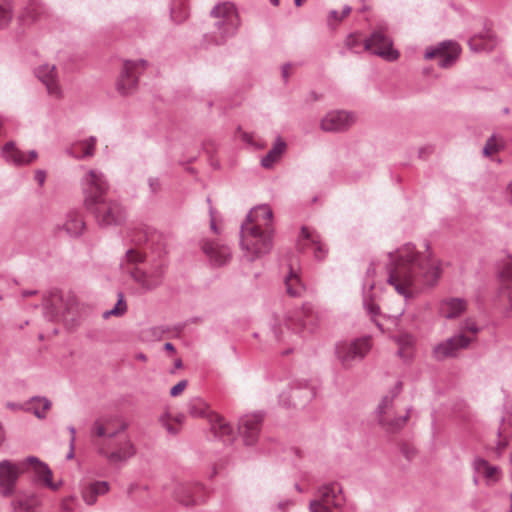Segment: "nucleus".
Instances as JSON below:
<instances>
[{"instance_id": "54", "label": "nucleus", "mask_w": 512, "mask_h": 512, "mask_svg": "<svg viewBox=\"0 0 512 512\" xmlns=\"http://www.w3.org/2000/svg\"><path fill=\"white\" fill-rule=\"evenodd\" d=\"M187 380H181L179 381L176 385H174L171 390H170V395L172 397H176L178 395H180L184 390L185 388L187 387Z\"/></svg>"}, {"instance_id": "11", "label": "nucleus", "mask_w": 512, "mask_h": 512, "mask_svg": "<svg viewBox=\"0 0 512 512\" xmlns=\"http://www.w3.org/2000/svg\"><path fill=\"white\" fill-rule=\"evenodd\" d=\"M461 54L460 45L453 40H445L435 46L427 47L424 53L426 60L438 59V66L447 69L452 67Z\"/></svg>"}, {"instance_id": "13", "label": "nucleus", "mask_w": 512, "mask_h": 512, "mask_svg": "<svg viewBox=\"0 0 512 512\" xmlns=\"http://www.w3.org/2000/svg\"><path fill=\"white\" fill-rule=\"evenodd\" d=\"M392 45V40L382 28H379L364 40L363 50L369 51L385 60L395 61L399 58V52L393 49Z\"/></svg>"}, {"instance_id": "51", "label": "nucleus", "mask_w": 512, "mask_h": 512, "mask_svg": "<svg viewBox=\"0 0 512 512\" xmlns=\"http://www.w3.org/2000/svg\"><path fill=\"white\" fill-rule=\"evenodd\" d=\"M310 512H333L327 505L321 503L317 499L311 500L309 503Z\"/></svg>"}, {"instance_id": "27", "label": "nucleus", "mask_w": 512, "mask_h": 512, "mask_svg": "<svg viewBox=\"0 0 512 512\" xmlns=\"http://www.w3.org/2000/svg\"><path fill=\"white\" fill-rule=\"evenodd\" d=\"M468 44L472 51L489 52L496 47L498 39L492 30L485 28L483 32L471 37Z\"/></svg>"}, {"instance_id": "26", "label": "nucleus", "mask_w": 512, "mask_h": 512, "mask_svg": "<svg viewBox=\"0 0 512 512\" xmlns=\"http://www.w3.org/2000/svg\"><path fill=\"white\" fill-rule=\"evenodd\" d=\"M512 406L509 403H505L502 407L501 423L497 430L498 442L497 449L499 451L504 450L507 445L509 438L512 435Z\"/></svg>"}, {"instance_id": "42", "label": "nucleus", "mask_w": 512, "mask_h": 512, "mask_svg": "<svg viewBox=\"0 0 512 512\" xmlns=\"http://www.w3.org/2000/svg\"><path fill=\"white\" fill-rule=\"evenodd\" d=\"M127 428V424L123 423L120 428L113 432H106V429L104 425L100 421H96L93 426V432L98 437H104L103 441L101 443L106 442L107 446L112 442V440L116 437L118 433L121 431H124Z\"/></svg>"}, {"instance_id": "12", "label": "nucleus", "mask_w": 512, "mask_h": 512, "mask_svg": "<svg viewBox=\"0 0 512 512\" xmlns=\"http://www.w3.org/2000/svg\"><path fill=\"white\" fill-rule=\"evenodd\" d=\"M148 63L144 59L125 60L117 80V90L122 95L132 93L137 85L139 75L146 69Z\"/></svg>"}, {"instance_id": "55", "label": "nucleus", "mask_w": 512, "mask_h": 512, "mask_svg": "<svg viewBox=\"0 0 512 512\" xmlns=\"http://www.w3.org/2000/svg\"><path fill=\"white\" fill-rule=\"evenodd\" d=\"M241 138L244 142H246L247 144L251 145V146H254L256 148H262L263 145L262 144H258L254 141V136L253 134H250V133H247V132H242L241 133Z\"/></svg>"}, {"instance_id": "48", "label": "nucleus", "mask_w": 512, "mask_h": 512, "mask_svg": "<svg viewBox=\"0 0 512 512\" xmlns=\"http://www.w3.org/2000/svg\"><path fill=\"white\" fill-rule=\"evenodd\" d=\"M188 17V10L183 5L175 4L171 8V18L175 23H181Z\"/></svg>"}, {"instance_id": "64", "label": "nucleus", "mask_w": 512, "mask_h": 512, "mask_svg": "<svg viewBox=\"0 0 512 512\" xmlns=\"http://www.w3.org/2000/svg\"><path fill=\"white\" fill-rule=\"evenodd\" d=\"M350 12H351V7H350V6H348V5H345V6L343 7V9H342L341 14H340V15H341V17H342V19H343V18H345L346 16H348V15L350 14Z\"/></svg>"}, {"instance_id": "35", "label": "nucleus", "mask_w": 512, "mask_h": 512, "mask_svg": "<svg viewBox=\"0 0 512 512\" xmlns=\"http://www.w3.org/2000/svg\"><path fill=\"white\" fill-rule=\"evenodd\" d=\"M286 150V143L278 137L269 152L261 159V166L270 169Z\"/></svg>"}, {"instance_id": "2", "label": "nucleus", "mask_w": 512, "mask_h": 512, "mask_svg": "<svg viewBox=\"0 0 512 512\" xmlns=\"http://www.w3.org/2000/svg\"><path fill=\"white\" fill-rule=\"evenodd\" d=\"M318 323V314L311 303L303 304L301 309L295 310L283 317L274 316L271 322V330L279 342H285L293 346L299 344L300 339L306 334L314 332ZM294 347L285 350L288 354Z\"/></svg>"}, {"instance_id": "62", "label": "nucleus", "mask_w": 512, "mask_h": 512, "mask_svg": "<svg viewBox=\"0 0 512 512\" xmlns=\"http://www.w3.org/2000/svg\"><path fill=\"white\" fill-rule=\"evenodd\" d=\"M38 154L35 150H31L28 155H26L27 164L31 163L37 158Z\"/></svg>"}, {"instance_id": "10", "label": "nucleus", "mask_w": 512, "mask_h": 512, "mask_svg": "<svg viewBox=\"0 0 512 512\" xmlns=\"http://www.w3.org/2000/svg\"><path fill=\"white\" fill-rule=\"evenodd\" d=\"M316 396L315 387L304 379H294L289 383V395L282 392L279 402L285 407L304 406Z\"/></svg>"}, {"instance_id": "4", "label": "nucleus", "mask_w": 512, "mask_h": 512, "mask_svg": "<svg viewBox=\"0 0 512 512\" xmlns=\"http://www.w3.org/2000/svg\"><path fill=\"white\" fill-rule=\"evenodd\" d=\"M272 234V231L241 225L240 246L245 257L249 261H255L268 254L273 247Z\"/></svg>"}, {"instance_id": "9", "label": "nucleus", "mask_w": 512, "mask_h": 512, "mask_svg": "<svg viewBox=\"0 0 512 512\" xmlns=\"http://www.w3.org/2000/svg\"><path fill=\"white\" fill-rule=\"evenodd\" d=\"M371 349V339L368 336L357 338L351 342H340L335 352L341 364L349 368L355 362L361 361Z\"/></svg>"}, {"instance_id": "19", "label": "nucleus", "mask_w": 512, "mask_h": 512, "mask_svg": "<svg viewBox=\"0 0 512 512\" xmlns=\"http://www.w3.org/2000/svg\"><path fill=\"white\" fill-rule=\"evenodd\" d=\"M355 122L353 113L345 110L328 112L321 120V129L325 132H340L348 129Z\"/></svg>"}, {"instance_id": "29", "label": "nucleus", "mask_w": 512, "mask_h": 512, "mask_svg": "<svg viewBox=\"0 0 512 512\" xmlns=\"http://www.w3.org/2000/svg\"><path fill=\"white\" fill-rule=\"evenodd\" d=\"M472 467L477 475L483 476L488 485L496 483L501 476L498 466L490 465L488 461L481 457H476L473 460Z\"/></svg>"}, {"instance_id": "40", "label": "nucleus", "mask_w": 512, "mask_h": 512, "mask_svg": "<svg viewBox=\"0 0 512 512\" xmlns=\"http://www.w3.org/2000/svg\"><path fill=\"white\" fill-rule=\"evenodd\" d=\"M284 283L287 294L292 297L300 296L304 290L299 275L292 268H290L288 275L285 277Z\"/></svg>"}, {"instance_id": "52", "label": "nucleus", "mask_w": 512, "mask_h": 512, "mask_svg": "<svg viewBox=\"0 0 512 512\" xmlns=\"http://www.w3.org/2000/svg\"><path fill=\"white\" fill-rule=\"evenodd\" d=\"M294 505H295L294 500L283 499L277 503L274 510L278 511V512H288Z\"/></svg>"}, {"instance_id": "38", "label": "nucleus", "mask_w": 512, "mask_h": 512, "mask_svg": "<svg viewBox=\"0 0 512 512\" xmlns=\"http://www.w3.org/2000/svg\"><path fill=\"white\" fill-rule=\"evenodd\" d=\"M188 413L195 418L207 417L210 420L214 413L210 412L207 403L200 397H194L187 403Z\"/></svg>"}, {"instance_id": "58", "label": "nucleus", "mask_w": 512, "mask_h": 512, "mask_svg": "<svg viewBox=\"0 0 512 512\" xmlns=\"http://www.w3.org/2000/svg\"><path fill=\"white\" fill-rule=\"evenodd\" d=\"M160 422L167 429V431L169 433H171V434H176L177 433V430L168 423L167 416H162L160 418Z\"/></svg>"}, {"instance_id": "23", "label": "nucleus", "mask_w": 512, "mask_h": 512, "mask_svg": "<svg viewBox=\"0 0 512 512\" xmlns=\"http://www.w3.org/2000/svg\"><path fill=\"white\" fill-rule=\"evenodd\" d=\"M36 77L45 85L47 92L54 98L62 97V89L55 65L43 64L35 69Z\"/></svg>"}, {"instance_id": "14", "label": "nucleus", "mask_w": 512, "mask_h": 512, "mask_svg": "<svg viewBox=\"0 0 512 512\" xmlns=\"http://www.w3.org/2000/svg\"><path fill=\"white\" fill-rule=\"evenodd\" d=\"M96 445L98 454L105 457L111 465L124 464L136 454V448L128 438L117 441L113 449H111V443L108 446L106 442L96 443Z\"/></svg>"}, {"instance_id": "6", "label": "nucleus", "mask_w": 512, "mask_h": 512, "mask_svg": "<svg viewBox=\"0 0 512 512\" xmlns=\"http://www.w3.org/2000/svg\"><path fill=\"white\" fill-rule=\"evenodd\" d=\"M401 390L402 383L398 381L389 393L381 399L376 410L380 424L390 431H397L403 428L411 411V409L408 408L405 415L399 417L395 416L394 399L400 394Z\"/></svg>"}, {"instance_id": "8", "label": "nucleus", "mask_w": 512, "mask_h": 512, "mask_svg": "<svg viewBox=\"0 0 512 512\" xmlns=\"http://www.w3.org/2000/svg\"><path fill=\"white\" fill-rule=\"evenodd\" d=\"M86 209L94 215L101 227L120 225L126 217L122 205L117 200L107 199V197Z\"/></svg>"}, {"instance_id": "28", "label": "nucleus", "mask_w": 512, "mask_h": 512, "mask_svg": "<svg viewBox=\"0 0 512 512\" xmlns=\"http://www.w3.org/2000/svg\"><path fill=\"white\" fill-rule=\"evenodd\" d=\"M467 309V302L463 298L449 297L439 304V313L446 319L458 318Z\"/></svg>"}, {"instance_id": "17", "label": "nucleus", "mask_w": 512, "mask_h": 512, "mask_svg": "<svg viewBox=\"0 0 512 512\" xmlns=\"http://www.w3.org/2000/svg\"><path fill=\"white\" fill-rule=\"evenodd\" d=\"M296 247L301 253L311 251L314 258L318 261L323 260L328 251L321 242L320 236L313 229L306 226L301 228Z\"/></svg>"}, {"instance_id": "15", "label": "nucleus", "mask_w": 512, "mask_h": 512, "mask_svg": "<svg viewBox=\"0 0 512 512\" xmlns=\"http://www.w3.org/2000/svg\"><path fill=\"white\" fill-rule=\"evenodd\" d=\"M22 473V460L18 462L0 461V495L4 497L11 496L15 492L16 483Z\"/></svg>"}, {"instance_id": "32", "label": "nucleus", "mask_w": 512, "mask_h": 512, "mask_svg": "<svg viewBox=\"0 0 512 512\" xmlns=\"http://www.w3.org/2000/svg\"><path fill=\"white\" fill-rule=\"evenodd\" d=\"M62 228L70 237H79L85 229V222L81 213L77 210H70L65 217Z\"/></svg>"}, {"instance_id": "39", "label": "nucleus", "mask_w": 512, "mask_h": 512, "mask_svg": "<svg viewBox=\"0 0 512 512\" xmlns=\"http://www.w3.org/2000/svg\"><path fill=\"white\" fill-rule=\"evenodd\" d=\"M51 407V402L45 397H32L27 403V410L34 413V415L43 419L46 416V411Z\"/></svg>"}, {"instance_id": "44", "label": "nucleus", "mask_w": 512, "mask_h": 512, "mask_svg": "<svg viewBox=\"0 0 512 512\" xmlns=\"http://www.w3.org/2000/svg\"><path fill=\"white\" fill-rule=\"evenodd\" d=\"M395 342L399 345V348L397 350V354L400 357H407L408 356V349L413 345L414 338L412 335L408 333H402L398 336L394 337Z\"/></svg>"}, {"instance_id": "33", "label": "nucleus", "mask_w": 512, "mask_h": 512, "mask_svg": "<svg viewBox=\"0 0 512 512\" xmlns=\"http://www.w3.org/2000/svg\"><path fill=\"white\" fill-rule=\"evenodd\" d=\"M109 491V484L106 481H94L83 488L81 495L87 505H94L97 497L106 494Z\"/></svg>"}, {"instance_id": "24", "label": "nucleus", "mask_w": 512, "mask_h": 512, "mask_svg": "<svg viewBox=\"0 0 512 512\" xmlns=\"http://www.w3.org/2000/svg\"><path fill=\"white\" fill-rule=\"evenodd\" d=\"M341 493L342 489L339 484H326L319 487L316 499L327 505L331 510H341L344 505V498Z\"/></svg>"}, {"instance_id": "7", "label": "nucleus", "mask_w": 512, "mask_h": 512, "mask_svg": "<svg viewBox=\"0 0 512 512\" xmlns=\"http://www.w3.org/2000/svg\"><path fill=\"white\" fill-rule=\"evenodd\" d=\"M85 208L92 207L106 197L109 184L104 173L98 169H88L80 180Z\"/></svg>"}, {"instance_id": "59", "label": "nucleus", "mask_w": 512, "mask_h": 512, "mask_svg": "<svg viewBox=\"0 0 512 512\" xmlns=\"http://www.w3.org/2000/svg\"><path fill=\"white\" fill-rule=\"evenodd\" d=\"M291 67L292 65L290 63H286L282 66L281 74L285 82L289 79Z\"/></svg>"}, {"instance_id": "61", "label": "nucleus", "mask_w": 512, "mask_h": 512, "mask_svg": "<svg viewBox=\"0 0 512 512\" xmlns=\"http://www.w3.org/2000/svg\"><path fill=\"white\" fill-rule=\"evenodd\" d=\"M74 447H75V443H74V438H73V439H70V441H69V452L66 455V459L71 460L74 458Z\"/></svg>"}, {"instance_id": "30", "label": "nucleus", "mask_w": 512, "mask_h": 512, "mask_svg": "<svg viewBox=\"0 0 512 512\" xmlns=\"http://www.w3.org/2000/svg\"><path fill=\"white\" fill-rule=\"evenodd\" d=\"M210 428L215 437L224 442H231L234 439L233 427L221 416L215 414L210 417Z\"/></svg>"}, {"instance_id": "46", "label": "nucleus", "mask_w": 512, "mask_h": 512, "mask_svg": "<svg viewBox=\"0 0 512 512\" xmlns=\"http://www.w3.org/2000/svg\"><path fill=\"white\" fill-rule=\"evenodd\" d=\"M504 142L501 138H498L495 134L491 135L486 141L483 147V154L485 156H491L503 148Z\"/></svg>"}, {"instance_id": "45", "label": "nucleus", "mask_w": 512, "mask_h": 512, "mask_svg": "<svg viewBox=\"0 0 512 512\" xmlns=\"http://www.w3.org/2000/svg\"><path fill=\"white\" fill-rule=\"evenodd\" d=\"M364 40L361 39L360 34L351 33L345 39V47L353 53H360L363 50Z\"/></svg>"}, {"instance_id": "25", "label": "nucleus", "mask_w": 512, "mask_h": 512, "mask_svg": "<svg viewBox=\"0 0 512 512\" xmlns=\"http://www.w3.org/2000/svg\"><path fill=\"white\" fill-rule=\"evenodd\" d=\"M200 245L203 253L215 266L225 265L231 257L230 248L228 246L220 245L208 239H203Z\"/></svg>"}, {"instance_id": "56", "label": "nucleus", "mask_w": 512, "mask_h": 512, "mask_svg": "<svg viewBox=\"0 0 512 512\" xmlns=\"http://www.w3.org/2000/svg\"><path fill=\"white\" fill-rule=\"evenodd\" d=\"M342 20L340 13L336 10H331L328 16V25L332 26Z\"/></svg>"}, {"instance_id": "63", "label": "nucleus", "mask_w": 512, "mask_h": 512, "mask_svg": "<svg viewBox=\"0 0 512 512\" xmlns=\"http://www.w3.org/2000/svg\"><path fill=\"white\" fill-rule=\"evenodd\" d=\"M185 505H189V504H195V503H198L201 501V499L198 497V496H192L190 499L188 500H181Z\"/></svg>"}, {"instance_id": "21", "label": "nucleus", "mask_w": 512, "mask_h": 512, "mask_svg": "<svg viewBox=\"0 0 512 512\" xmlns=\"http://www.w3.org/2000/svg\"><path fill=\"white\" fill-rule=\"evenodd\" d=\"M263 414L256 412L247 414L239 419V432L243 436L246 445H253L259 436Z\"/></svg>"}, {"instance_id": "16", "label": "nucleus", "mask_w": 512, "mask_h": 512, "mask_svg": "<svg viewBox=\"0 0 512 512\" xmlns=\"http://www.w3.org/2000/svg\"><path fill=\"white\" fill-rule=\"evenodd\" d=\"M22 464L23 473L26 472L29 468H31L35 476V481L37 483L44 485L45 487L51 489L52 491H57L62 486V481H52V470L46 463L41 461L38 457L28 456L22 460Z\"/></svg>"}, {"instance_id": "20", "label": "nucleus", "mask_w": 512, "mask_h": 512, "mask_svg": "<svg viewBox=\"0 0 512 512\" xmlns=\"http://www.w3.org/2000/svg\"><path fill=\"white\" fill-rule=\"evenodd\" d=\"M375 272L374 264H370V266L367 268L366 277L363 284V306L367 314L371 317L372 321L378 328L382 330V325L375 318L380 314V307L376 303L375 297L372 294L374 283L371 278L375 275Z\"/></svg>"}, {"instance_id": "41", "label": "nucleus", "mask_w": 512, "mask_h": 512, "mask_svg": "<svg viewBox=\"0 0 512 512\" xmlns=\"http://www.w3.org/2000/svg\"><path fill=\"white\" fill-rule=\"evenodd\" d=\"M43 8L40 0H30L19 17L20 21H36L42 14Z\"/></svg>"}, {"instance_id": "43", "label": "nucleus", "mask_w": 512, "mask_h": 512, "mask_svg": "<svg viewBox=\"0 0 512 512\" xmlns=\"http://www.w3.org/2000/svg\"><path fill=\"white\" fill-rule=\"evenodd\" d=\"M13 17V1L0 0V29L5 28Z\"/></svg>"}, {"instance_id": "57", "label": "nucleus", "mask_w": 512, "mask_h": 512, "mask_svg": "<svg viewBox=\"0 0 512 512\" xmlns=\"http://www.w3.org/2000/svg\"><path fill=\"white\" fill-rule=\"evenodd\" d=\"M209 213H210V228L215 234H218L219 230H218V227H217L215 219H214V209L212 206H210Z\"/></svg>"}, {"instance_id": "50", "label": "nucleus", "mask_w": 512, "mask_h": 512, "mask_svg": "<svg viewBox=\"0 0 512 512\" xmlns=\"http://www.w3.org/2000/svg\"><path fill=\"white\" fill-rule=\"evenodd\" d=\"M479 330H480V328L478 327L476 322L471 318H467L461 323L459 333H462L463 335H465L466 332H470V333L476 335L479 332Z\"/></svg>"}, {"instance_id": "3", "label": "nucleus", "mask_w": 512, "mask_h": 512, "mask_svg": "<svg viewBox=\"0 0 512 512\" xmlns=\"http://www.w3.org/2000/svg\"><path fill=\"white\" fill-rule=\"evenodd\" d=\"M142 261L143 255L140 252L135 249H129L126 252L125 260L121 262V266L141 288L150 291L162 283L164 266L162 263H157L144 269L137 265Z\"/></svg>"}, {"instance_id": "37", "label": "nucleus", "mask_w": 512, "mask_h": 512, "mask_svg": "<svg viewBox=\"0 0 512 512\" xmlns=\"http://www.w3.org/2000/svg\"><path fill=\"white\" fill-rule=\"evenodd\" d=\"M5 160L17 166L26 165V154L15 147L13 142H8L2 149Z\"/></svg>"}, {"instance_id": "36", "label": "nucleus", "mask_w": 512, "mask_h": 512, "mask_svg": "<svg viewBox=\"0 0 512 512\" xmlns=\"http://www.w3.org/2000/svg\"><path fill=\"white\" fill-rule=\"evenodd\" d=\"M40 504L36 495H20L12 502L14 512H38Z\"/></svg>"}, {"instance_id": "18", "label": "nucleus", "mask_w": 512, "mask_h": 512, "mask_svg": "<svg viewBox=\"0 0 512 512\" xmlns=\"http://www.w3.org/2000/svg\"><path fill=\"white\" fill-rule=\"evenodd\" d=\"M472 341L473 338L458 333L437 344L433 348V356L436 360L455 357L460 350L467 348Z\"/></svg>"}, {"instance_id": "34", "label": "nucleus", "mask_w": 512, "mask_h": 512, "mask_svg": "<svg viewBox=\"0 0 512 512\" xmlns=\"http://www.w3.org/2000/svg\"><path fill=\"white\" fill-rule=\"evenodd\" d=\"M501 286L499 295L507 300L506 315L512 316V267L503 270L500 273Z\"/></svg>"}, {"instance_id": "22", "label": "nucleus", "mask_w": 512, "mask_h": 512, "mask_svg": "<svg viewBox=\"0 0 512 512\" xmlns=\"http://www.w3.org/2000/svg\"><path fill=\"white\" fill-rule=\"evenodd\" d=\"M273 212L272 209L266 205H259L250 210L246 216V221L241 225L247 227H255L256 229L268 230L273 232Z\"/></svg>"}, {"instance_id": "53", "label": "nucleus", "mask_w": 512, "mask_h": 512, "mask_svg": "<svg viewBox=\"0 0 512 512\" xmlns=\"http://www.w3.org/2000/svg\"><path fill=\"white\" fill-rule=\"evenodd\" d=\"M148 186H149L150 192L154 195L159 193L161 191V187H162L160 179L157 177H149Z\"/></svg>"}, {"instance_id": "49", "label": "nucleus", "mask_w": 512, "mask_h": 512, "mask_svg": "<svg viewBox=\"0 0 512 512\" xmlns=\"http://www.w3.org/2000/svg\"><path fill=\"white\" fill-rule=\"evenodd\" d=\"M77 504V497L75 495H69L61 499L60 509L62 512H74Z\"/></svg>"}, {"instance_id": "31", "label": "nucleus", "mask_w": 512, "mask_h": 512, "mask_svg": "<svg viewBox=\"0 0 512 512\" xmlns=\"http://www.w3.org/2000/svg\"><path fill=\"white\" fill-rule=\"evenodd\" d=\"M96 138L91 136L85 140L78 141L67 148L68 155L75 159L92 157L95 152Z\"/></svg>"}, {"instance_id": "47", "label": "nucleus", "mask_w": 512, "mask_h": 512, "mask_svg": "<svg viewBox=\"0 0 512 512\" xmlns=\"http://www.w3.org/2000/svg\"><path fill=\"white\" fill-rule=\"evenodd\" d=\"M126 311H127V304L124 300V296L122 293H119L117 303L115 304V306L112 309L107 310L103 313V318L108 319L111 316L120 317V316L124 315Z\"/></svg>"}, {"instance_id": "1", "label": "nucleus", "mask_w": 512, "mask_h": 512, "mask_svg": "<svg viewBox=\"0 0 512 512\" xmlns=\"http://www.w3.org/2000/svg\"><path fill=\"white\" fill-rule=\"evenodd\" d=\"M387 282L405 299L413 298L427 287L434 286L441 276V262L427 243L420 251L408 242L388 252Z\"/></svg>"}, {"instance_id": "60", "label": "nucleus", "mask_w": 512, "mask_h": 512, "mask_svg": "<svg viewBox=\"0 0 512 512\" xmlns=\"http://www.w3.org/2000/svg\"><path fill=\"white\" fill-rule=\"evenodd\" d=\"M46 179V173L43 170H37L35 173V180L39 183V185H43Z\"/></svg>"}, {"instance_id": "5", "label": "nucleus", "mask_w": 512, "mask_h": 512, "mask_svg": "<svg viewBox=\"0 0 512 512\" xmlns=\"http://www.w3.org/2000/svg\"><path fill=\"white\" fill-rule=\"evenodd\" d=\"M210 15L215 19L214 43L221 45L234 37L240 26V19L235 6L230 2L217 4Z\"/></svg>"}]
</instances>
